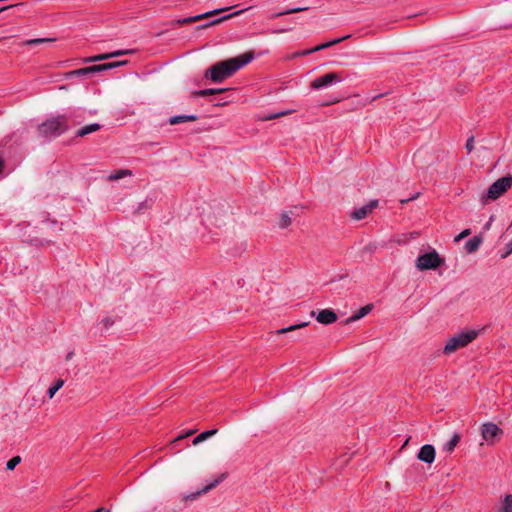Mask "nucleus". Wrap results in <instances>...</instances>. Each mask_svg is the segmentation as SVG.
Listing matches in <instances>:
<instances>
[{
	"label": "nucleus",
	"mask_w": 512,
	"mask_h": 512,
	"mask_svg": "<svg viewBox=\"0 0 512 512\" xmlns=\"http://www.w3.org/2000/svg\"><path fill=\"white\" fill-rule=\"evenodd\" d=\"M72 356H73V352H70V353H68V355L66 356V359H67V360H70V359L72 358Z\"/></svg>",
	"instance_id": "nucleus-42"
},
{
	"label": "nucleus",
	"mask_w": 512,
	"mask_h": 512,
	"mask_svg": "<svg viewBox=\"0 0 512 512\" xmlns=\"http://www.w3.org/2000/svg\"><path fill=\"white\" fill-rule=\"evenodd\" d=\"M21 4H15V5H9V6H5V7H2L0 8V14L3 13L4 11L6 10H10V9H13L17 6H20Z\"/></svg>",
	"instance_id": "nucleus-39"
},
{
	"label": "nucleus",
	"mask_w": 512,
	"mask_h": 512,
	"mask_svg": "<svg viewBox=\"0 0 512 512\" xmlns=\"http://www.w3.org/2000/svg\"><path fill=\"white\" fill-rule=\"evenodd\" d=\"M481 243H482V239L478 236H474V237L470 238L465 243V249H466L467 253L471 254V253L476 252L479 249Z\"/></svg>",
	"instance_id": "nucleus-17"
},
{
	"label": "nucleus",
	"mask_w": 512,
	"mask_h": 512,
	"mask_svg": "<svg viewBox=\"0 0 512 512\" xmlns=\"http://www.w3.org/2000/svg\"><path fill=\"white\" fill-rule=\"evenodd\" d=\"M225 477H226L225 474H221L216 480H214L210 484L206 485L202 489H200L196 492H192V493L183 495L181 501L184 503V506L187 507L189 501H195L201 495H203V494L209 492L210 490H212L213 488H215L220 482H222L225 479Z\"/></svg>",
	"instance_id": "nucleus-7"
},
{
	"label": "nucleus",
	"mask_w": 512,
	"mask_h": 512,
	"mask_svg": "<svg viewBox=\"0 0 512 512\" xmlns=\"http://www.w3.org/2000/svg\"><path fill=\"white\" fill-rule=\"evenodd\" d=\"M349 37H350L349 35H346V36H343V37H341V38L333 39V40H331V41L327 42V43H328V46H329V47H331V46H333V45H336V44H338V43L342 42L343 40H345V39H347V38H349Z\"/></svg>",
	"instance_id": "nucleus-34"
},
{
	"label": "nucleus",
	"mask_w": 512,
	"mask_h": 512,
	"mask_svg": "<svg viewBox=\"0 0 512 512\" xmlns=\"http://www.w3.org/2000/svg\"><path fill=\"white\" fill-rule=\"evenodd\" d=\"M477 335L478 332L476 330H466L455 334L447 340L443 352L447 355L452 354L471 343Z\"/></svg>",
	"instance_id": "nucleus-3"
},
{
	"label": "nucleus",
	"mask_w": 512,
	"mask_h": 512,
	"mask_svg": "<svg viewBox=\"0 0 512 512\" xmlns=\"http://www.w3.org/2000/svg\"><path fill=\"white\" fill-rule=\"evenodd\" d=\"M316 319L319 323L328 325L337 320V315L331 309H323L317 314Z\"/></svg>",
	"instance_id": "nucleus-13"
},
{
	"label": "nucleus",
	"mask_w": 512,
	"mask_h": 512,
	"mask_svg": "<svg viewBox=\"0 0 512 512\" xmlns=\"http://www.w3.org/2000/svg\"><path fill=\"white\" fill-rule=\"evenodd\" d=\"M242 12H243V10H240V11H236V12H234V13H232V14L225 15V16H223V17H220V18H217V19H215V20H212V21H210V22H208V23H205V24H203L201 27H202V28H207V27H210V26H212V25L219 24V23H221V22H223V21H225V20H228V19L232 18L233 16H236V15L241 14Z\"/></svg>",
	"instance_id": "nucleus-21"
},
{
	"label": "nucleus",
	"mask_w": 512,
	"mask_h": 512,
	"mask_svg": "<svg viewBox=\"0 0 512 512\" xmlns=\"http://www.w3.org/2000/svg\"><path fill=\"white\" fill-rule=\"evenodd\" d=\"M481 433L486 441H493L501 434V429L494 423H485L482 425Z\"/></svg>",
	"instance_id": "nucleus-11"
},
{
	"label": "nucleus",
	"mask_w": 512,
	"mask_h": 512,
	"mask_svg": "<svg viewBox=\"0 0 512 512\" xmlns=\"http://www.w3.org/2000/svg\"><path fill=\"white\" fill-rule=\"evenodd\" d=\"M254 59L253 52H247L237 57L217 62L205 71V78L215 83H221L231 77L236 71Z\"/></svg>",
	"instance_id": "nucleus-1"
},
{
	"label": "nucleus",
	"mask_w": 512,
	"mask_h": 512,
	"mask_svg": "<svg viewBox=\"0 0 512 512\" xmlns=\"http://www.w3.org/2000/svg\"><path fill=\"white\" fill-rule=\"evenodd\" d=\"M217 432H218L217 429H211V430L204 431V432L200 433L198 436H196L193 439L192 443H193V445H198L201 442H203V441L207 440L208 438L217 434Z\"/></svg>",
	"instance_id": "nucleus-19"
},
{
	"label": "nucleus",
	"mask_w": 512,
	"mask_h": 512,
	"mask_svg": "<svg viewBox=\"0 0 512 512\" xmlns=\"http://www.w3.org/2000/svg\"><path fill=\"white\" fill-rule=\"evenodd\" d=\"M67 118L64 115L48 119L38 126V133L45 138L56 137L67 130Z\"/></svg>",
	"instance_id": "nucleus-2"
},
{
	"label": "nucleus",
	"mask_w": 512,
	"mask_h": 512,
	"mask_svg": "<svg viewBox=\"0 0 512 512\" xmlns=\"http://www.w3.org/2000/svg\"><path fill=\"white\" fill-rule=\"evenodd\" d=\"M471 233V230L470 229H465L463 230L459 235H457L455 238H454V241L455 242H459L461 241L463 238L469 236Z\"/></svg>",
	"instance_id": "nucleus-32"
},
{
	"label": "nucleus",
	"mask_w": 512,
	"mask_h": 512,
	"mask_svg": "<svg viewBox=\"0 0 512 512\" xmlns=\"http://www.w3.org/2000/svg\"><path fill=\"white\" fill-rule=\"evenodd\" d=\"M129 53H132V50H117V51H114V52H111V53L99 54V55L87 58L85 61L86 62L102 61V60L110 59V58H113V57H118V56L126 55V54H129Z\"/></svg>",
	"instance_id": "nucleus-14"
},
{
	"label": "nucleus",
	"mask_w": 512,
	"mask_h": 512,
	"mask_svg": "<svg viewBox=\"0 0 512 512\" xmlns=\"http://www.w3.org/2000/svg\"><path fill=\"white\" fill-rule=\"evenodd\" d=\"M198 117L196 115H177L169 119L171 125H176L182 122L196 121Z\"/></svg>",
	"instance_id": "nucleus-18"
},
{
	"label": "nucleus",
	"mask_w": 512,
	"mask_h": 512,
	"mask_svg": "<svg viewBox=\"0 0 512 512\" xmlns=\"http://www.w3.org/2000/svg\"><path fill=\"white\" fill-rule=\"evenodd\" d=\"M64 385V381L62 379H58L54 385H52L48 391H47V394H48V397L50 399H52L54 397V395L56 394V392L61 389Z\"/></svg>",
	"instance_id": "nucleus-25"
},
{
	"label": "nucleus",
	"mask_w": 512,
	"mask_h": 512,
	"mask_svg": "<svg viewBox=\"0 0 512 512\" xmlns=\"http://www.w3.org/2000/svg\"><path fill=\"white\" fill-rule=\"evenodd\" d=\"M342 81V77L335 72L327 73L311 82V88L315 90L324 89Z\"/></svg>",
	"instance_id": "nucleus-6"
},
{
	"label": "nucleus",
	"mask_w": 512,
	"mask_h": 512,
	"mask_svg": "<svg viewBox=\"0 0 512 512\" xmlns=\"http://www.w3.org/2000/svg\"><path fill=\"white\" fill-rule=\"evenodd\" d=\"M193 433H194V431H193V430H191V431H189V432L187 433V435H191V434H193Z\"/></svg>",
	"instance_id": "nucleus-45"
},
{
	"label": "nucleus",
	"mask_w": 512,
	"mask_h": 512,
	"mask_svg": "<svg viewBox=\"0 0 512 512\" xmlns=\"http://www.w3.org/2000/svg\"><path fill=\"white\" fill-rule=\"evenodd\" d=\"M55 38H35V39H29L24 42V45L31 46V45H37V44H43V43H51L54 42Z\"/></svg>",
	"instance_id": "nucleus-26"
},
{
	"label": "nucleus",
	"mask_w": 512,
	"mask_h": 512,
	"mask_svg": "<svg viewBox=\"0 0 512 512\" xmlns=\"http://www.w3.org/2000/svg\"><path fill=\"white\" fill-rule=\"evenodd\" d=\"M460 441L459 434H454L452 438L443 445V450L450 453L454 450Z\"/></svg>",
	"instance_id": "nucleus-22"
},
{
	"label": "nucleus",
	"mask_w": 512,
	"mask_h": 512,
	"mask_svg": "<svg viewBox=\"0 0 512 512\" xmlns=\"http://www.w3.org/2000/svg\"><path fill=\"white\" fill-rule=\"evenodd\" d=\"M443 263V259L436 250L421 254L415 261V266L420 271L438 268Z\"/></svg>",
	"instance_id": "nucleus-5"
},
{
	"label": "nucleus",
	"mask_w": 512,
	"mask_h": 512,
	"mask_svg": "<svg viewBox=\"0 0 512 512\" xmlns=\"http://www.w3.org/2000/svg\"><path fill=\"white\" fill-rule=\"evenodd\" d=\"M229 9H230V7L214 9V10L202 13V14H198V15L192 16V17L178 19L177 23L179 25H184V24L192 23V22H195V21H199V20L208 18V17L213 16V15L220 14L221 12L228 11Z\"/></svg>",
	"instance_id": "nucleus-9"
},
{
	"label": "nucleus",
	"mask_w": 512,
	"mask_h": 512,
	"mask_svg": "<svg viewBox=\"0 0 512 512\" xmlns=\"http://www.w3.org/2000/svg\"><path fill=\"white\" fill-rule=\"evenodd\" d=\"M373 306L372 304L365 305L361 307L355 314L350 316L347 320V322H355L369 314L372 310Z\"/></svg>",
	"instance_id": "nucleus-16"
},
{
	"label": "nucleus",
	"mask_w": 512,
	"mask_h": 512,
	"mask_svg": "<svg viewBox=\"0 0 512 512\" xmlns=\"http://www.w3.org/2000/svg\"><path fill=\"white\" fill-rule=\"evenodd\" d=\"M223 91H224V89H214V88L203 89V90L196 91L195 95L196 96H200V97H206V96H209V95L221 93Z\"/></svg>",
	"instance_id": "nucleus-28"
},
{
	"label": "nucleus",
	"mask_w": 512,
	"mask_h": 512,
	"mask_svg": "<svg viewBox=\"0 0 512 512\" xmlns=\"http://www.w3.org/2000/svg\"><path fill=\"white\" fill-rule=\"evenodd\" d=\"M512 186V176H505L491 184L481 201L486 203L488 200H496L502 196Z\"/></svg>",
	"instance_id": "nucleus-4"
},
{
	"label": "nucleus",
	"mask_w": 512,
	"mask_h": 512,
	"mask_svg": "<svg viewBox=\"0 0 512 512\" xmlns=\"http://www.w3.org/2000/svg\"><path fill=\"white\" fill-rule=\"evenodd\" d=\"M512 254V240L505 246V252L501 255V258H506Z\"/></svg>",
	"instance_id": "nucleus-33"
},
{
	"label": "nucleus",
	"mask_w": 512,
	"mask_h": 512,
	"mask_svg": "<svg viewBox=\"0 0 512 512\" xmlns=\"http://www.w3.org/2000/svg\"><path fill=\"white\" fill-rule=\"evenodd\" d=\"M378 205V201L377 200H372L370 201L368 204L360 207V208H357L355 209L352 214H351V217L355 220H362L364 219L369 213L372 212V210Z\"/></svg>",
	"instance_id": "nucleus-12"
},
{
	"label": "nucleus",
	"mask_w": 512,
	"mask_h": 512,
	"mask_svg": "<svg viewBox=\"0 0 512 512\" xmlns=\"http://www.w3.org/2000/svg\"><path fill=\"white\" fill-rule=\"evenodd\" d=\"M287 113H288V111H283V112H279V113H275V114H270L267 117H265V120H272V119L278 118L280 116L286 115Z\"/></svg>",
	"instance_id": "nucleus-36"
},
{
	"label": "nucleus",
	"mask_w": 512,
	"mask_h": 512,
	"mask_svg": "<svg viewBox=\"0 0 512 512\" xmlns=\"http://www.w3.org/2000/svg\"><path fill=\"white\" fill-rule=\"evenodd\" d=\"M306 9H307L306 7L291 8V9H288L286 11L277 13L276 16L279 17V16L286 15V14L297 13V12H300V11H304Z\"/></svg>",
	"instance_id": "nucleus-31"
},
{
	"label": "nucleus",
	"mask_w": 512,
	"mask_h": 512,
	"mask_svg": "<svg viewBox=\"0 0 512 512\" xmlns=\"http://www.w3.org/2000/svg\"><path fill=\"white\" fill-rule=\"evenodd\" d=\"M131 175H132V171L131 170H129V169H121V170L116 171L115 173L110 174L108 176V179L110 181H116V180L122 179L124 177L131 176Z\"/></svg>",
	"instance_id": "nucleus-23"
},
{
	"label": "nucleus",
	"mask_w": 512,
	"mask_h": 512,
	"mask_svg": "<svg viewBox=\"0 0 512 512\" xmlns=\"http://www.w3.org/2000/svg\"><path fill=\"white\" fill-rule=\"evenodd\" d=\"M126 61H119V62H113V63H106V64H99V65H93L85 68L77 69L73 72L75 75H85L90 73H97L104 70L112 69L115 67H118L120 65L125 64Z\"/></svg>",
	"instance_id": "nucleus-8"
},
{
	"label": "nucleus",
	"mask_w": 512,
	"mask_h": 512,
	"mask_svg": "<svg viewBox=\"0 0 512 512\" xmlns=\"http://www.w3.org/2000/svg\"><path fill=\"white\" fill-rule=\"evenodd\" d=\"M498 512H512V495L505 496L501 508Z\"/></svg>",
	"instance_id": "nucleus-24"
},
{
	"label": "nucleus",
	"mask_w": 512,
	"mask_h": 512,
	"mask_svg": "<svg viewBox=\"0 0 512 512\" xmlns=\"http://www.w3.org/2000/svg\"><path fill=\"white\" fill-rule=\"evenodd\" d=\"M2 169H3V161H2V159L0 158V173L2 172Z\"/></svg>",
	"instance_id": "nucleus-43"
},
{
	"label": "nucleus",
	"mask_w": 512,
	"mask_h": 512,
	"mask_svg": "<svg viewBox=\"0 0 512 512\" xmlns=\"http://www.w3.org/2000/svg\"><path fill=\"white\" fill-rule=\"evenodd\" d=\"M21 462L20 456H14L6 463V468L8 470H13L19 463Z\"/></svg>",
	"instance_id": "nucleus-29"
},
{
	"label": "nucleus",
	"mask_w": 512,
	"mask_h": 512,
	"mask_svg": "<svg viewBox=\"0 0 512 512\" xmlns=\"http://www.w3.org/2000/svg\"><path fill=\"white\" fill-rule=\"evenodd\" d=\"M113 324L114 320L110 317H105L104 319H102V321L100 322V325H102V332L107 331Z\"/></svg>",
	"instance_id": "nucleus-30"
},
{
	"label": "nucleus",
	"mask_w": 512,
	"mask_h": 512,
	"mask_svg": "<svg viewBox=\"0 0 512 512\" xmlns=\"http://www.w3.org/2000/svg\"><path fill=\"white\" fill-rule=\"evenodd\" d=\"M297 216V214L294 211H283L280 215L279 219V227L280 228H287L292 223V217Z\"/></svg>",
	"instance_id": "nucleus-15"
},
{
	"label": "nucleus",
	"mask_w": 512,
	"mask_h": 512,
	"mask_svg": "<svg viewBox=\"0 0 512 512\" xmlns=\"http://www.w3.org/2000/svg\"><path fill=\"white\" fill-rule=\"evenodd\" d=\"M311 54V51H309V49L307 50H303V51H300V52H296L293 56L296 57V56H306V55H309Z\"/></svg>",
	"instance_id": "nucleus-38"
},
{
	"label": "nucleus",
	"mask_w": 512,
	"mask_h": 512,
	"mask_svg": "<svg viewBox=\"0 0 512 512\" xmlns=\"http://www.w3.org/2000/svg\"><path fill=\"white\" fill-rule=\"evenodd\" d=\"M102 512H111V511H110V510H104V509H103V511H102Z\"/></svg>",
	"instance_id": "nucleus-46"
},
{
	"label": "nucleus",
	"mask_w": 512,
	"mask_h": 512,
	"mask_svg": "<svg viewBox=\"0 0 512 512\" xmlns=\"http://www.w3.org/2000/svg\"><path fill=\"white\" fill-rule=\"evenodd\" d=\"M319 47L321 48V50H324V49H326V48H329V46H328V43H327V42L320 44V45H319Z\"/></svg>",
	"instance_id": "nucleus-41"
},
{
	"label": "nucleus",
	"mask_w": 512,
	"mask_h": 512,
	"mask_svg": "<svg viewBox=\"0 0 512 512\" xmlns=\"http://www.w3.org/2000/svg\"><path fill=\"white\" fill-rule=\"evenodd\" d=\"M99 129H100V125L99 124H97V123L89 124V125H86V126L82 127L81 129H79L77 131V136L83 137V136H86V135H88L90 133H93V132H95V131H97Z\"/></svg>",
	"instance_id": "nucleus-20"
},
{
	"label": "nucleus",
	"mask_w": 512,
	"mask_h": 512,
	"mask_svg": "<svg viewBox=\"0 0 512 512\" xmlns=\"http://www.w3.org/2000/svg\"><path fill=\"white\" fill-rule=\"evenodd\" d=\"M309 51H311V53H314V52H318V51H321V48L318 46L312 48V49H309Z\"/></svg>",
	"instance_id": "nucleus-40"
},
{
	"label": "nucleus",
	"mask_w": 512,
	"mask_h": 512,
	"mask_svg": "<svg viewBox=\"0 0 512 512\" xmlns=\"http://www.w3.org/2000/svg\"><path fill=\"white\" fill-rule=\"evenodd\" d=\"M422 156H423L422 151H418L414 154L413 161L416 166H418L420 164Z\"/></svg>",
	"instance_id": "nucleus-35"
},
{
	"label": "nucleus",
	"mask_w": 512,
	"mask_h": 512,
	"mask_svg": "<svg viewBox=\"0 0 512 512\" xmlns=\"http://www.w3.org/2000/svg\"><path fill=\"white\" fill-rule=\"evenodd\" d=\"M435 454L434 446L425 444L420 448L417 458L426 464H431L435 460Z\"/></svg>",
	"instance_id": "nucleus-10"
},
{
	"label": "nucleus",
	"mask_w": 512,
	"mask_h": 512,
	"mask_svg": "<svg viewBox=\"0 0 512 512\" xmlns=\"http://www.w3.org/2000/svg\"><path fill=\"white\" fill-rule=\"evenodd\" d=\"M473 143H474V138L473 137H470V138L467 139L466 149H467L468 153H471V151L473 150Z\"/></svg>",
	"instance_id": "nucleus-37"
},
{
	"label": "nucleus",
	"mask_w": 512,
	"mask_h": 512,
	"mask_svg": "<svg viewBox=\"0 0 512 512\" xmlns=\"http://www.w3.org/2000/svg\"><path fill=\"white\" fill-rule=\"evenodd\" d=\"M103 511V508H98L96 510H94L93 512H102Z\"/></svg>",
	"instance_id": "nucleus-44"
},
{
	"label": "nucleus",
	"mask_w": 512,
	"mask_h": 512,
	"mask_svg": "<svg viewBox=\"0 0 512 512\" xmlns=\"http://www.w3.org/2000/svg\"><path fill=\"white\" fill-rule=\"evenodd\" d=\"M305 326H307V323L303 322V323H300V324H295V325H291L289 327L281 328V329L277 330L276 333L279 334V335L286 334L288 332L295 331V330L303 328Z\"/></svg>",
	"instance_id": "nucleus-27"
}]
</instances>
